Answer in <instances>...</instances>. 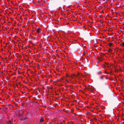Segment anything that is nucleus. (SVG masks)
Segmentation results:
<instances>
[{"mask_svg":"<svg viewBox=\"0 0 124 124\" xmlns=\"http://www.w3.org/2000/svg\"><path fill=\"white\" fill-rule=\"evenodd\" d=\"M31 42H31V41H29V42H30V43H31V44H32V43Z\"/></svg>","mask_w":124,"mask_h":124,"instance_id":"obj_17","label":"nucleus"},{"mask_svg":"<svg viewBox=\"0 0 124 124\" xmlns=\"http://www.w3.org/2000/svg\"><path fill=\"white\" fill-rule=\"evenodd\" d=\"M105 73H107V74H108V72H105Z\"/></svg>","mask_w":124,"mask_h":124,"instance_id":"obj_22","label":"nucleus"},{"mask_svg":"<svg viewBox=\"0 0 124 124\" xmlns=\"http://www.w3.org/2000/svg\"><path fill=\"white\" fill-rule=\"evenodd\" d=\"M98 59L99 60V61L100 62H102V61L101 60V58H98Z\"/></svg>","mask_w":124,"mask_h":124,"instance_id":"obj_8","label":"nucleus"},{"mask_svg":"<svg viewBox=\"0 0 124 124\" xmlns=\"http://www.w3.org/2000/svg\"><path fill=\"white\" fill-rule=\"evenodd\" d=\"M122 45L123 46H124V42L122 43L120 45V46Z\"/></svg>","mask_w":124,"mask_h":124,"instance_id":"obj_9","label":"nucleus"},{"mask_svg":"<svg viewBox=\"0 0 124 124\" xmlns=\"http://www.w3.org/2000/svg\"><path fill=\"white\" fill-rule=\"evenodd\" d=\"M44 121V120L42 118H41L40 120V122H42Z\"/></svg>","mask_w":124,"mask_h":124,"instance_id":"obj_4","label":"nucleus"},{"mask_svg":"<svg viewBox=\"0 0 124 124\" xmlns=\"http://www.w3.org/2000/svg\"><path fill=\"white\" fill-rule=\"evenodd\" d=\"M33 39L35 40H36V38L34 37L33 38Z\"/></svg>","mask_w":124,"mask_h":124,"instance_id":"obj_15","label":"nucleus"},{"mask_svg":"<svg viewBox=\"0 0 124 124\" xmlns=\"http://www.w3.org/2000/svg\"><path fill=\"white\" fill-rule=\"evenodd\" d=\"M71 118L72 119V118Z\"/></svg>","mask_w":124,"mask_h":124,"instance_id":"obj_30","label":"nucleus"},{"mask_svg":"<svg viewBox=\"0 0 124 124\" xmlns=\"http://www.w3.org/2000/svg\"><path fill=\"white\" fill-rule=\"evenodd\" d=\"M66 81L67 82V81H68V80H66Z\"/></svg>","mask_w":124,"mask_h":124,"instance_id":"obj_29","label":"nucleus"},{"mask_svg":"<svg viewBox=\"0 0 124 124\" xmlns=\"http://www.w3.org/2000/svg\"><path fill=\"white\" fill-rule=\"evenodd\" d=\"M7 58H5V59H7Z\"/></svg>","mask_w":124,"mask_h":124,"instance_id":"obj_27","label":"nucleus"},{"mask_svg":"<svg viewBox=\"0 0 124 124\" xmlns=\"http://www.w3.org/2000/svg\"><path fill=\"white\" fill-rule=\"evenodd\" d=\"M62 79V80H64L63 79Z\"/></svg>","mask_w":124,"mask_h":124,"instance_id":"obj_28","label":"nucleus"},{"mask_svg":"<svg viewBox=\"0 0 124 124\" xmlns=\"http://www.w3.org/2000/svg\"><path fill=\"white\" fill-rule=\"evenodd\" d=\"M108 45L109 46H110L113 45V43H112L110 42V43Z\"/></svg>","mask_w":124,"mask_h":124,"instance_id":"obj_5","label":"nucleus"},{"mask_svg":"<svg viewBox=\"0 0 124 124\" xmlns=\"http://www.w3.org/2000/svg\"><path fill=\"white\" fill-rule=\"evenodd\" d=\"M53 105L54 106H55V107H56V105L55 104H54Z\"/></svg>","mask_w":124,"mask_h":124,"instance_id":"obj_12","label":"nucleus"},{"mask_svg":"<svg viewBox=\"0 0 124 124\" xmlns=\"http://www.w3.org/2000/svg\"><path fill=\"white\" fill-rule=\"evenodd\" d=\"M9 123H10V124H12V123L11 121L10 120H9Z\"/></svg>","mask_w":124,"mask_h":124,"instance_id":"obj_13","label":"nucleus"},{"mask_svg":"<svg viewBox=\"0 0 124 124\" xmlns=\"http://www.w3.org/2000/svg\"><path fill=\"white\" fill-rule=\"evenodd\" d=\"M104 77V76H101L100 78L101 79L103 80V77Z\"/></svg>","mask_w":124,"mask_h":124,"instance_id":"obj_7","label":"nucleus"},{"mask_svg":"<svg viewBox=\"0 0 124 124\" xmlns=\"http://www.w3.org/2000/svg\"><path fill=\"white\" fill-rule=\"evenodd\" d=\"M112 114H114V115H115V114H114L113 113H112Z\"/></svg>","mask_w":124,"mask_h":124,"instance_id":"obj_24","label":"nucleus"},{"mask_svg":"<svg viewBox=\"0 0 124 124\" xmlns=\"http://www.w3.org/2000/svg\"><path fill=\"white\" fill-rule=\"evenodd\" d=\"M40 30H41L39 28H38L37 29L36 31L38 33H39L40 32Z\"/></svg>","mask_w":124,"mask_h":124,"instance_id":"obj_3","label":"nucleus"},{"mask_svg":"<svg viewBox=\"0 0 124 124\" xmlns=\"http://www.w3.org/2000/svg\"><path fill=\"white\" fill-rule=\"evenodd\" d=\"M112 50L111 49H109V50H108V52L109 53H110V51H112Z\"/></svg>","mask_w":124,"mask_h":124,"instance_id":"obj_10","label":"nucleus"},{"mask_svg":"<svg viewBox=\"0 0 124 124\" xmlns=\"http://www.w3.org/2000/svg\"><path fill=\"white\" fill-rule=\"evenodd\" d=\"M20 119L22 121H24L27 118L25 117H20Z\"/></svg>","mask_w":124,"mask_h":124,"instance_id":"obj_2","label":"nucleus"},{"mask_svg":"<svg viewBox=\"0 0 124 124\" xmlns=\"http://www.w3.org/2000/svg\"><path fill=\"white\" fill-rule=\"evenodd\" d=\"M93 119V120H94L95 121H96L97 120L96 118L95 117H94Z\"/></svg>","mask_w":124,"mask_h":124,"instance_id":"obj_11","label":"nucleus"},{"mask_svg":"<svg viewBox=\"0 0 124 124\" xmlns=\"http://www.w3.org/2000/svg\"><path fill=\"white\" fill-rule=\"evenodd\" d=\"M61 9V8H59V10H60Z\"/></svg>","mask_w":124,"mask_h":124,"instance_id":"obj_20","label":"nucleus"},{"mask_svg":"<svg viewBox=\"0 0 124 124\" xmlns=\"http://www.w3.org/2000/svg\"><path fill=\"white\" fill-rule=\"evenodd\" d=\"M105 54H106V53H104V54H103V55H105Z\"/></svg>","mask_w":124,"mask_h":124,"instance_id":"obj_21","label":"nucleus"},{"mask_svg":"<svg viewBox=\"0 0 124 124\" xmlns=\"http://www.w3.org/2000/svg\"><path fill=\"white\" fill-rule=\"evenodd\" d=\"M66 77H69V76L68 75H66Z\"/></svg>","mask_w":124,"mask_h":124,"instance_id":"obj_18","label":"nucleus"},{"mask_svg":"<svg viewBox=\"0 0 124 124\" xmlns=\"http://www.w3.org/2000/svg\"><path fill=\"white\" fill-rule=\"evenodd\" d=\"M19 116H20V115H19Z\"/></svg>","mask_w":124,"mask_h":124,"instance_id":"obj_25","label":"nucleus"},{"mask_svg":"<svg viewBox=\"0 0 124 124\" xmlns=\"http://www.w3.org/2000/svg\"><path fill=\"white\" fill-rule=\"evenodd\" d=\"M112 12H113V10H111V11Z\"/></svg>","mask_w":124,"mask_h":124,"instance_id":"obj_19","label":"nucleus"},{"mask_svg":"<svg viewBox=\"0 0 124 124\" xmlns=\"http://www.w3.org/2000/svg\"><path fill=\"white\" fill-rule=\"evenodd\" d=\"M48 119H47V120H48Z\"/></svg>","mask_w":124,"mask_h":124,"instance_id":"obj_31","label":"nucleus"},{"mask_svg":"<svg viewBox=\"0 0 124 124\" xmlns=\"http://www.w3.org/2000/svg\"><path fill=\"white\" fill-rule=\"evenodd\" d=\"M120 118H121V119H122L123 120H124V119L123 118H122V117H120Z\"/></svg>","mask_w":124,"mask_h":124,"instance_id":"obj_16","label":"nucleus"},{"mask_svg":"<svg viewBox=\"0 0 124 124\" xmlns=\"http://www.w3.org/2000/svg\"><path fill=\"white\" fill-rule=\"evenodd\" d=\"M102 73V72L101 71H100L97 72V74H101Z\"/></svg>","mask_w":124,"mask_h":124,"instance_id":"obj_6","label":"nucleus"},{"mask_svg":"<svg viewBox=\"0 0 124 124\" xmlns=\"http://www.w3.org/2000/svg\"><path fill=\"white\" fill-rule=\"evenodd\" d=\"M81 76H82V74H80L79 73H78L77 75H75L74 74H73L71 76V78H72L74 76H75L76 77H78V76H79L80 77Z\"/></svg>","mask_w":124,"mask_h":124,"instance_id":"obj_1","label":"nucleus"},{"mask_svg":"<svg viewBox=\"0 0 124 124\" xmlns=\"http://www.w3.org/2000/svg\"><path fill=\"white\" fill-rule=\"evenodd\" d=\"M90 121H93V119H91Z\"/></svg>","mask_w":124,"mask_h":124,"instance_id":"obj_14","label":"nucleus"},{"mask_svg":"<svg viewBox=\"0 0 124 124\" xmlns=\"http://www.w3.org/2000/svg\"><path fill=\"white\" fill-rule=\"evenodd\" d=\"M87 61L88 62H89V61H88V60H87Z\"/></svg>","mask_w":124,"mask_h":124,"instance_id":"obj_23","label":"nucleus"},{"mask_svg":"<svg viewBox=\"0 0 124 124\" xmlns=\"http://www.w3.org/2000/svg\"><path fill=\"white\" fill-rule=\"evenodd\" d=\"M63 0L64 1H65V0Z\"/></svg>","mask_w":124,"mask_h":124,"instance_id":"obj_26","label":"nucleus"}]
</instances>
